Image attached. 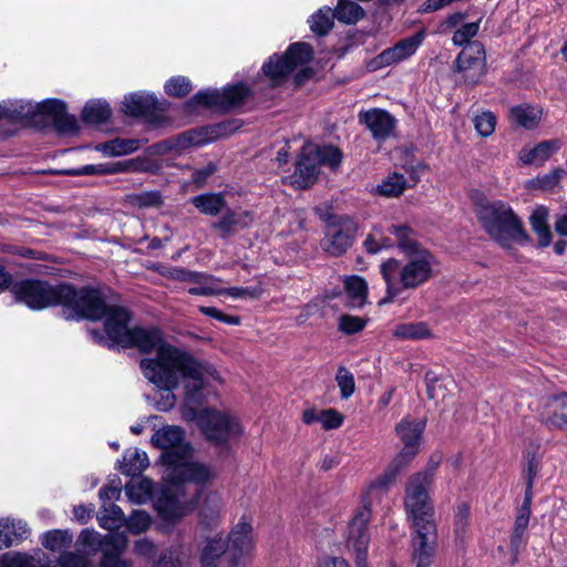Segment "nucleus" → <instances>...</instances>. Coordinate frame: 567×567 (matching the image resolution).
Masks as SVG:
<instances>
[{"label":"nucleus","instance_id":"obj_27","mask_svg":"<svg viewBox=\"0 0 567 567\" xmlns=\"http://www.w3.org/2000/svg\"><path fill=\"white\" fill-rule=\"evenodd\" d=\"M150 465L146 452L134 449L127 450L122 462H120V471L127 476H138Z\"/></svg>","mask_w":567,"mask_h":567},{"label":"nucleus","instance_id":"obj_20","mask_svg":"<svg viewBox=\"0 0 567 567\" xmlns=\"http://www.w3.org/2000/svg\"><path fill=\"white\" fill-rule=\"evenodd\" d=\"M41 107H44L42 115L52 121L59 133L74 134L78 132V120L66 112V105L63 101L56 99L44 100Z\"/></svg>","mask_w":567,"mask_h":567},{"label":"nucleus","instance_id":"obj_61","mask_svg":"<svg viewBox=\"0 0 567 567\" xmlns=\"http://www.w3.org/2000/svg\"><path fill=\"white\" fill-rule=\"evenodd\" d=\"M133 553L136 556L151 559L156 554V545L148 538H141L134 543Z\"/></svg>","mask_w":567,"mask_h":567},{"label":"nucleus","instance_id":"obj_25","mask_svg":"<svg viewBox=\"0 0 567 567\" xmlns=\"http://www.w3.org/2000/svg\"><path fill=\"white\" fill-rule=\"evenodd\" d=\"M252 220V214L248 210H227L219 220L213 224V228L219 231L223 239H228L236 228H245Z\"/></svg>","mask_w":567,"mask_h":567},{"label":"nucleus","instance_id":"obj_31","mask_svg":"<svg viewBox=\"0 0 567 567\" xmlns=\"http://www.w3.org/2000/svg\"><path fill=\"white\" fill-rule=\"evenodd\" d=\"M470 505L461 503L454 514V537L455 542L463 546L471 537Z\"/></svg>","mask_w":567,"mask_h":567},{"label":"nucleus","instance_id":"obj_50","mask_svg":"<svg viewBox=\"0 0 567 567\" xmlns=\"http://www.w3.org/2000/svg\"><path fill=\"white\" fill-rule=\"evenodd\" d=\"M193 89L192 82L186 76H173L166 81L164 90L167 95L173 97H183Z\"/></svg>","mask_w":567,"mask_h":567},{"label":"nucleus","instance_id":"obj_24","mask_svg":"<svg viewBox=\"0 0 567 567\" xmlns=\"http://www.w3.org/2000/svg\"><path fill=\"white\" fill-rule=\"evenodd\" d=\"M560 148L558 140L543 141L534 147H525L519 152V159L525 165L542 166Z\"/></svg>","mask_w":567,"mask_h":567},{"label":"nucleus","instance_id":"obj_34","mask_svg":"<svg viewBox=\"0 0 567 567\" xmlns=\"http://www.w3.org/2000/svg\"><path fill=\"white\" fill-rule=\"evenodd\" d=\"M153 483L146 477H132L125 485V494L132 503L144 504L152 496Z\"/></svg>","mask_w":567,"mask_h":567},{"label":"nucleus","instance_id":"obj_62","mask_svg":"<svg viewBox=\"0 0 567 567\" xmlns=\"http://www.w3.org/2000/svg\"><path fill=\"white\" fill-rule=\"evenodd\" d=\"M532 511L526 507H520L518 511V514L515 519V529H514V536L515 538H520L529 523Z\"/></svg>","mask_w":567,"mask_h":567},{"label":"nucleus","instance_id":"obj_12","mask_svg":"<svg viewBox=\"0 0 567 567\" xmlns=\"http://www.w3.org/2000/svg\"><path fill=\"white\" fill-rule=\"evenodd\" d=\"M251 90L244 83L226 86L221 90L206 89L198 91L185 103V110L195 112L198 106L228 111L241 106L249 97Z\"/></svg>","mask_w":567,"mask_h":567},{"label":"nucleus","instance_id":"obj_39","mask_svg":"<svg viewBox=\"0 0 567 567\" xmlns=\"http://www.w3.org/2000/svg\"><path fill=\"white\" fill-rule=\"evenodd\" d=\"M334 18L330 7L320 8L308 20L310 30L317 35H326L332 29Z\"/></svg>","mask_w":567,"mask_h":567},{"label":"nucleus","instance_id":"obj_9","mask_svg":"<svg viewBox=\"0 0 567 567\" xmlns=\"http://www.w3.org/2000/svg\"><path fill=\"white\" fill-rule=\"evenodd\" d=\"M432 482V473L422 472L411 476L406 484L404 506L414 527L436 526L433 518L434 507L429 496Z\"/></svg>","mask_w":567,"mask_h":567},{"label":"nucleus","instance_id":"obj_38","mask_svg":"<svg viewBox=\"0 0 567 567\" xmlns=\"http://www.w3.org/2000/svg\"><path fill=\"white\" fill-rule=\"evenodd\" d=\"M390 233L396 238L399 248L406 255L414 254L416 250H424L415 240L413 230L406 225H392Z\"/></svg>","mask_w":567,"mask_h":567},{"label":"nucleus","instance_id":"obj_35","mask_svg":"<svg viewBox=\"0 0 567 567\" xmlns=\"http://www.w3.org/2000/svg\"><path fill=\"white\" fill-rule=\"evenodd\" d=\"M140 148V142L134 138H114L95 146V150L106 156H123Z\"/></svg>","mask_w":567,"mask_h":567},{"label":"nucleus","instance_id":"obj_30","mask_svg":"<svg viewBox=\"0 0 567 567\" xmlns=\"http://www.w3.org/2000/svg\"><path fill=\"white\" fill-rule=\"evenodd\" d=\"M41 544L48 550L62 553L73 543V534L69 529H52L40 537Z\"/></svg>","mask_w":567,"mask_h":567},{"label":"nucleus","instance_id":"obj_43","mask_svg":"<svg viewBox=\"0 0 567 567\" xmlns=\"http://www.w3.org/2000/svg\"><path fill=\"white\" fill-rule=\"evenodd\" d=\"M117 535L118 534H115L114 536ZM110 536L111 535L102 536L96 530L86 528L80 533L79 543L83 548L90 551L102 550L103 556L105 548L110 546L106 542Z\"/></svg>","mask_w":567,"mask_h":567},{"label":"nucleus","instance_id":"obj_21","mask_svg":"<svg viewBox=\"0 0 567 567\" xmlns=\"http://www.w3.org/2000/svg\"><path fill=\"white\" fill-rule=\"evenodd\" d=\"M359 122L364 124L377 140H385L395 126V118L385 110L370 109L359 113Z\"/></svg>","mask_w":567,"mask_h":567},{"label":"nucleus","instance_id":"obj_32","mask_svg":"<svg viewBox=\"0 0 567 567\" xmlns=\"http://www.w3.org/2000/svg\"><path fill=\"white\" fill-rule=\"evenodd\" d=\"M392 336L400 340H423L431 338L432 332L425 322H404L393 328Z\"/></svg>","mask_w":567,"mask_h":567},{"label":"nucleus","instance_id":"obj_44","mask_svg":"<svg viewBox=\"0 0 567 567\" xmlns=\"http://www.w3.org/2000/svg\"><path fill=\"white\" fill-rule=\"evenodd\" d=\"M197 284L195 287H190L188 292L193 296H218L223 295V288L218 287L219 279L200 272L199 280H193Z\"/></svg>","mask_w":567,"mask_h":567},{"label":"nucleus","instance_id":"obj_52","mask_svg":"<svg viewBox=\"0 0 567 567\" xmlns=\"http://www.w3.org/2000/svg\"><path fill=\"white\" fill-rule=\"evenodd\" d=\"M480 30V21L462 24L453 34L452 41L455 45H468Z\"/></svg>","mask_w":567,"mask_h":567},{"label":"nucleus","instance_id":"obj_23","mask_svg":"<svg viewBox=\"0 0 567 567\" xmlns=\"http://www.w3.org/2000/svg\"><path fill=\"white\" fill-rule=\"evenodd\" d=\"M106 542L111 546L105 548L100 567H133L131 560L122 557L127 548V538L124 534L110 536Z\"/></svg>","mask_w":567,"mask_h":567},{"label":"nucleus","instance_id":"obj_63","mask_svg":"<svg viewBox=\"0 0 567 567\" xmlns=\"http://www.w3.org/2000/svg\"><path fill=\"white\" fill-rule=\"evenodd\" d=\"M440 382V379L437 378V375L434 373V372H426L425 374V383H426V390H427V395L430 399H439L440 398V392H441V388L442 385L439 384Z\"/></svg>","mask_w":567,"mask_h":567},{"label":"nucleus","instance_id":"obj_56","mask_svg":"<svg viewBox=\"0 0 567 567\" xmlns=\"http://www.w3.org/2000/svg\"><path fill=\"white\" fill-rule=\"evenodd\" d=\"M132 203L140 208L159 207L163 198L159 192L151 190L134 195Z\"/></svg>","mask_w":567,"mask_h":567},{"label":"nucleus","instance_id":"obj_17","mask_svg":"<svg viewBox=\"0 0 567 567\" xmlns=\"http://www.w3.org/2000/svg\"><path fill=\"white\" fill-rule=\"evenodd\" d=\"M412 559L415 567H431L436 551V526L414 527Z\"/></svg>","mask_w":567,"mask_h":567},{"label":"nucleus","instance_id":"obj_45","mask_svg":"<svg viewBox=\"0 0 567 567\" xmlns=\"http://www.w3.org/2000/svg\"><path fill=\"white\" fill-rule=\"evenodd\" d=\"M344 288L354 306H362L367 298V282L359 276H351L344 280Z\"/></svg>","mask_w":567,"mask_h":567},{"label":"nucleus","instance_id":"obj_26","mask_svg":"<svg viewBox=\"0 0 567 567\" xmlns=\"http://www.w3.org/2000/svg\"><path fill=\"white\" fill-rule=\"evenodd\" d=\"M128 171V164L126 162L116 163H99L83 165L76 168H70L64 171L65 175L69 176H91V175H114Z\"/></svg>","mask_w":567,"mask_h":567},{"label":"nucleus","instance_id":"obj_55","mask_svg":"<svg viewBox=\"0 0 567 567\" xmlns=\"http://www.w3.org/2000/svg\"><path fill=\"white\" fill-rule=\"evenodd\" d=\"M212 502L214 504V507L209 509V513L208 508H206L205 506L202 507L199 513L202 524L209 527L216 526L218 524L221 511V501L218 495H213Z\"/></svg>","mask_w":567,"mask_h":567},{"label":"nucleus","instance_id":"obj_18","mask_svg":"<svg viewBox=\"0 0 567 567\" xmlns=\"http://www.w3.org/2000/svg\"><path fill=\"white\" fill-rule=\"evenodd\" d=\"M169 484L177 486V484ZM172 489L173 487H167L163 495L156 499L155 508L164 520L174 523L193 512L195 502L182 499L178 495H174Z\"/></svg>","mask_w":567,"mask_h":567},{"label":"nucleus","instance_id":"obj_5","mask_svg":"<svg viewBox=\"0 0 567 567\" xmlns=\"http://www.w3.org/2000/svg\"><path fill=\"white\" fill-rule=\"evenodd\" d=\"M475 212L484 230L502 248L527 243L523 224L508 204L482 198L476 202Z\"/></svg>","mask_w":567,"mask_h":567},{"label":"nucleus","instance_id":"obj_14","mask_svg":"<svg viewBox=\"0 0 567 567\" xmlns=\"http://www.w3.org/2000/svg\"><path fill=\"white\" fill-rule=\"evenodd\" d=\"M226 540L230 556L249 559L255 551L257 543L254 517L250 514H243L230 529Z\"/></svg>","mask_w":567,"mask_h":567},{"label":"nucleus","instance_id":"obj_51","mask_svg":"<svg viewBox=\"0 0 567 567\" xmlns=\"http://www.w3.org/2000/svg\"><path fill=\"white\" fill-rule=\"evenodd\" d=\"M336 381L340 389V395L342 399H349L354 393V377L347 368L340 367L338 369Z\"/></svg>","mask_w":567,"mask_h":567},{"label":"nucleus","instance_id":"obj_46","mask_svg":"<svg viewBox=\"0 0 567 567\" xmlns=\"http://www.w3.org/2000/svg\"><path fill=\"white\" fill-rule=\"evenodd\" d=\"M363 245L368 252L377 254L382 249L392 247L394 244L390 238L384 236V231L381 227L375 226L367 236Z\"/></svg>","mask_w":567,"mask_h":567},{"label":"nucleus","instance_id":"obj_59","mask_svg":"<svg viewBox=\"0 0 567 567\" xmlns=\"http://www.w3.org/2000/svg\"><path fill=\"white\" fill-rule=\"evenodd\" d=\"M199 311L205 316H208L210 318H214L220 322H224V323H227L230 326H238L240 323L239 317L226 315L215 307L202 306V307H199Z\"/></svg>","mask_w":567,"mask_h":567},{"label":"nucleus","instance_id":"obj_53","mask_svg":"<svg viewBox=\"0 0 567 567\" xmlns=\"http://www.w3.org/2000/svg\"><path fill=\"white\" fill-rule=\"evenodd\" d=\"M474 126L482 136H489L495 131L496 116L489 112H482L474 117Z\"/></svg>","mask_w":567,"mask_h":567},{"label":"nucleus","instance_id":"obj_64","mask_svg":"<svg viewBox=\"0 0 567 567\" xmlns=\"http://www.w3.org/2000/svg\"><path fill=\"white\" fill-rule=\"evenodd\" d=\"M316 567H351L342 557L324 556L320 558Z\"/></svg>","mask_w":567,"mask_h":567},{"label":"nucleus","instance_id":"obj_33","mask_svg":"<svg viewBox=\"0 0 567 567\" xmlns=\"http://www.w3.org/2000/svg\"><path fill=\"white\" fill-rule=\"evenodd\" d=\"M511 118L519 126L532 130L542 118V110L528 104L517 105L511 109Z\"/></svg>","mask_w":567,"mask_h":567},{"label":"nucleus","instance_id":"obj_41","mask_svg":"<svg viewBox=\"0 0 567 567\" xmlns=\"http://www.w3.org/2000/svg\"><path fill=\"white\" fill-rule=\"evenodd\" d=\"M363 16L361 6L350 0H339L334 10L336 19L347 24L358 22Z\"/></svg>","mask_w":567,"mask_h":567},{"label":"nucleus","instance_id":"obj_40","mask_svg":"<svg viewBox=\"0 0 567 567\" xmlns=\"http://www.w3.org/2000/svg\"><path fill=\"white\" fill-rule=\"evenodd\" d=\"M406 188V178L399 173L388 175L378 186L375 193L385 197H396Z\"/></svg>","mask_w":567,"mask_h":567},{"label":"nucleus","instance_id":"obj_3","mask_svg":"<svg viewBox=\"0 0 567 567\" xmlns=\"http://www.w3.org/2000/svg\"><path fill=\"white\" fill-rule=\"evenodd\" d=\"M151 443L165 451L162 462L166 465L165 480L168 483L204 485L215 480L216 473L208 465L189 461L193 449L185 442V432L181 426L166 425L156 430Z\"/></svg>","mask_w":567,"mask_h":567},{"label":"nucleus","instance_id":"obj_22","mask_svg":"<svg viewBox=\"0 0 567 567\" xmlns=\"http://www.w3.org/2000/svg\"><path fill=\"white\" fill-rule=\"evenodd\" d=\"M43 101L40 103H31L30 101L14 100L3 101L0 103V121L18 122L23 120H34L42 115Z\"/></svg>","mask_w":567,"mask_h":567},{"label":"nucleus","instance_id":"obj_15","mask_svg":"<svg viewBox=\"0 0 567 567\" xmlns=\"http://www.w3.org/2000/svg\"><path fill=\"white\" fill-rule=\"evenodd\" d=\"M456 71L467 84L478 83L486 71L485 49L482 43L473 41L466 45L456 59Z\"/></svg>","mask_w":567,"mask_h":567},{"label":"nucleus","instance_id":"obj_7","mask_svg":"<svg viewBox=\"0 0 567 567\" xmlns=\"http://www.w3.org/2000/svg\"><path fill=\"white\" fill-rule=\"evenodd\" d=\"M341 159V152L337 147L306 143L296 162L290 183L297 189L307 188L316 182L321 165L334 169L340 165Z\"/></svg>","mask_w":567,"mask_h":567},{"label":"nucleus","instance_id":"obj_60","mask_svg":"<svg viewBox=\"0 0 567 567\" xmlns=\"http://www.w3.org/2000/svg\"><path fill=\"white\" fill-rule=\"evenodd\" d=\"M59 567H87L89 563L85 556L72 551H64L58 559Z\"/></svg>","mask_w":567,"mask_h":567},{"label":"nucleus","instance_id":"obj_10","mask_svg":"<svg viewBox=\"0 0 567 567\" xmlns=\"http://www.w3.org/2000/svg\"><path fill=\"white\" fill-rule=\"evenodd\" d=\"M386 491H378L372 496L365 488L362 506H360L349 523L346 535V547L354 556L357 567H367L368 549L370 545L369 523L371 520V504L379 499Z\"/></svg>","mask_w":567,"mask_h":567},{"label":"nucleus","instance_id":"obj_48","mask_svg":"<svg viewBox=\"0 0 567 567\" xmlns=\"http://www.w3.org/2000/svg\"><path fill=\"white\" fill-rule=\"evenodd\" d=\"M152 524L151 516L145 511H134L124 520V526L132 534L138 535L145 533Z\"/></svg>","mask_w":567,"mask_h":567},{"label":"nucleus","instance_id":"obj_42","mask_svg":"<svg viewBox=\"0 0 567 567\" xmlns=\"http://www.w3.org/2000/svg\"><path fill=\"white\" fill-rule=\"evenodd\" d=\"M548 421L557 426L567 424V394L563 393L550 399L548 405Z\"/></svg>","mask_w":567,"mask_h":567},{"label":"nucleus","instance_id":"obj_49","mask_svg":"<svg viewBox=\"0 0 567 567\" xmlns=\"http://www.w3.org/2000/svg\"><path fill=\"white\" fill-rule=\"evenodd\" d=\"M190 559V550L184 551L182 546L169 549L157 561V567H183Z\"/></svg>","mask_w":567,"mask_h":567},{"label":"nucleus","instance_id":"obj_37","mask_svg":"<svg viewBox=\"0 0 567 567\" xmlns=\"http://www.w3.org/2000/svg\"><path fill=\"white\" fill-rule=\"evenodd\" d=\"M112 111L105 101L94 100L85 104L82 120L87 124H102L111 117Z\"/></svg>","mask_w":567,"mask_h":567},{"label":"nucleus","instance_id":"obj_36","mask_svg":"<svg viewBox=\"0 0 567 567\" xmlns=\"http://www.w3.org/2000/svg\"><path fill=\"white\" fill-rule=\"evenodd\" d=\"M548 214L549 212L546 207L538 206L529 217L530 226L537 234L539 245L543 247H547L551 241V233L547 224Z\"/></svg>","mask_w":567,"mask_h":567},{"label":"nucleus","instance_id":"obj_11","mask_svg":"<svg viewBox=\"0 0 567 567\" xmlns=\"http://www.w3.org/2000/svg\"><path fill=\"white\" fill-rule=\"evenodd\" d=\"M185 417L196 420L206 439L216 444H225L243 433L238 419L226 411L203 409L196 412L194 409H189L185 413Z\"/></svg>","mask_w":567,"mask_h":567},{"label":"nucleus","instance_id":"obj_1","mask_svg":"<svg viewBox=\"0 0 567 567\" xmlns=\"http://www.w3.org/2000/svg\"><path fill=\"white\" fill-rule=\"evenodd\" d=\"M131 316L127 310H113L105 322V333L91 330L92 339L112 348H136L141 352H155V357L142 359L143 375L156 388L163 390L155 401L158 411H171L176 403L173 391L182 384L187 403H200L203 390L218 381L216 369L208 362L197 360L188 351L164 341L156 328H128Z\"/></svg>","mask_w":567,"mask_h":567},{"label":"nucleus","instance_id":"obj_57","mask_svg":"<svg viewBox=\"0 0 567 567\" xmlns=\"http://www.w3.org/2000/svg\"><path fill=\"white\" fill-rule=\"evenodd\" d=\"M367 321L360 317L343 315L339 318V330L346 334H353L361 331Z\"/></svg>","mask_w":567,"mask_h":567},{"label":"nucleus","instance_id":"obj_47","mask_svg":"<svg viewBox=\"0 0 567 567\" xmlns=\"http://www.w3.org/2000/svg\"><path fill=\"white\" fill-rule=\"evenodd\" d=\"M4 535L9 537L10 547L18 545L30 534L25 522L21 519L4 518Z\"/></svg>","mask_w":567,"mask_h":567},{"label":"nucleus","instance_id":"obj_58","mask_svg":"<svg viewBox=\"0 0 567 567\" xmlns=\"http://www.w3.org/2000/svg\"><path fill=\"white\" fill-rule=\"evenodd\" d=\"M319 423L326 430H333L341 426L343 416L333 409H327L319 412Z\"/></svg>","mask_w":567,"mask_h":567},{"label":"nucleus","instance_id":"obj_28","mask_svg":"<svg viewBox=\"0 0 567 567\" xmlns=\"http://www.w3.org/2000/svg\"><path fill=\"white\" fill-rule=\"evenodd\" d=\"M227 549V540L221 535L208 538L200 555L202 567H217L220 557Z\"/></svg>","mask_w":567,"mask_h":567},{"label":"nucleus","instance_id":"obj_4","mask_svg":"<svg viewBox=\"0 0 567 567\" xmlns=\"http://www.w3.org/2000/svg\"><path fill=\"white\" fill-rule=\"evenodd\" d=\"M434 266V256L425 249L408 255L404 264L394 258L383 261L380 272L386 286V295L379 305L392 302L403 290L415 289L429 281Z\"/></svg>","mask_w":567,"mask_h":567},{"label":"nucleus","instance_id":"obj_29","mask_svg":"<svg viewBox=\"0 0 567 567\" xmlns=\"http://www.w3.org/2000/svg\"><path fill=\"white\" fill-rule=\"evenodd\" d=\"M190 203L202 213L209 216H217L225 206L226 200L221 193H205L190 198Z\"/></svg>","mask_w":567,"mask_h":567},{"label":"nucleus","instance_id":"obj_16","mask_svg":"<svg viewBox=\"0 0 567 567\" xmlns=\"http://www.w3.org/2000/svg\"><path fill=\"white\" fill-rule=\"evenodd\" d=\"M425 38L424 31H419L412 37L405 38L399 41L392 48L385 49L378 56H375L369 68L371 70H377L380 68H385L392 64H396L411 55H413L419 47L422 44Z\"/></svg>","mask_w":567,"mask_h":567},{"label":"nucleus","instance_id":"obj_8","mask_svg":"<svg viewBox=\"0 0 567 567\" xmlns=\"http://www.w3.org/2000/svg\"><path fill=\"white\" fill-rule=\"evenodd\" d=\"M313 56L312 48L305 42H296L289 45L284 55L274 54L268 62L262 65L265 76L271 84H280L295 70L301 69L297 74L298 84L302 82V78H308L310 72L305 68Z\"/></svg>","mask_w":567,"mask_h":567},{"label":"nucleus","instance_id":"obj_2","mask_svg":"<svg viewBox=\"0 0 567 567\" xmlns=\"http://www.w3.org/2000/svg\"><path fill=\"white\" fill-rule=\"evenodd\" d=\"M14 298L30 309L41 310L51 306H62L68 319L104 318V323L113 310H125L117 306H107L102 293L92 288L75 290L71 285L51 286L41 280H22L11 286Z\"/></svg>","mask_w":567,"mask_h":567},{"label":"nucleus","instance_id":"obj_54","mask_svg":"<svg viewBox=\"0 0 567 567\" xmlns=\"http://www.w3.org/2000/svg\"><path fill=\"white\" fill-rule=\"evenodd\" d=\"M0 567H33V557L22 553H6L0 557Z\"/></svg>","mask_w":567,"mask_h":567},{"label":"nucleus","instance_id":"obj_13","mask_svg":"<svg viewBox=\"0 0 567 567\" xmlns=\"http://www.w3.org/2000/svg\"><path fill=\"white\" fill-rule=\"evenodd\" d=\"M357 231L358 225L352 218L334 216L327 223L320 246L329 255L340 256L352 246Z\"/></svg>","mask_w":567,"mask_h":567},{"label":"nucleus","instance_id":"obj_6","mask_svg":"<svg viewBox=\"0 0 567 567\" xmlns=\"http://www.w3.org/2000/svg\"><path fill=\"white\" fill-rule=\"evenodd\" d=\"M424 429L425 422L423 420L412 417H404L396 424L395 433L403 447L390 462L384 472L369 483V496H372L378 491H388L395 482L399 473L417 455Z\"/></svg>","mask_w":567,"mask_h":567},{"label":"nucleus","instance_id":"obj_19","mask_svg":"<svg viewBox=\"0 0 567 567\" xmlns=\"http://www.w3.org/2000/svg\"><path fill=\"white\" fill-rule=\"evenodd\" d=\"M166 103L165 100H158L153 93L136 92L124 96L122 110L128 116H146L155 111H164Z\"/></svg>","mask_w":567,"mask_h":567}]
</instances>
